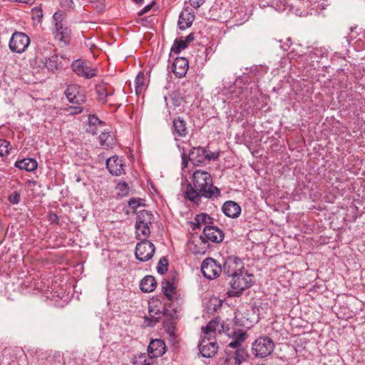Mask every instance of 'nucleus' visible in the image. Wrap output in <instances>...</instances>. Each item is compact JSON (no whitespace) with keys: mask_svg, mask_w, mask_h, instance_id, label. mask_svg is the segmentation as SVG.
Wrapping results in <instances>:
<instances>
[{"mask_svg":"<svg viewBox=\"0 0 365 365\" xmlns=\"http://www.w3.org/2000/svg\"><path fill=\"white\" fill-rule=\"evenodd\" d=\"M194 19L195 14L192 12L189 11L187 9L182 11L180 14L178 22L180 29L185 30L190 27Z\"/></svg>","mask_w":365,"mask_h":365,"instance_id":"21","label":"nucleus"},{"mask_svg":"<svg viewBox=\"0 0 365 365\" xmlns=\"http://www.w3.org/2000/svg\"><path fill=\"white\" fill-rule=\"evenodd\" d=\"M157 282L151 275L144 277L140 282V288L143 292L149 293L155 289Z\"/></svg>","mask_w":365,"mask_h":365,"instance_id":"24","label":"nucleus"},{"mask_svg":"<svg viewBox=\"0 0 365 365\" xmlns=\"http://www.w3.org/2000/svg\"><path fill=\"white\" fill-rule=\"evenodd\" d=\"M205 156L207 161L216 160L219 158L220 154L218 152L207 151L205 149Z\"/></svg>","mask_w":365,"mask_h":365,"instance_id":"45","label":"nucleus"},{"mask_svg":"<svg viewBox=\"0 0 365 365\" xmlns=\"http://www.w3.org/2000/svg\"><path fill=\"white\" fill-rule=\"evenodd\" d=\"M152 8V4H148L147 6H145L139 13H138V15L139 16H141V15H143L144 14H145L146 12H148V11L150 10V9Z\"/></svg>","mask_w":365,"mask_h":365,"instance_id":"54","label":"nucleus"},{"mask_svg":"<svg viewBox=\"0 0 365 365\" xmlns=\"http://www.w3.org/2000/svg\"><path fill=\"white\" fill-rule=\"evenodd\" d=\"M153 363V358L149 356V354L143 353L133 358V365H152Z\"/></svg>","mask_w":365,"mask_h":365,"instance_id":"28","label":"nucleus"},{"mask_svg":"<svg viewBox=\"0 0 365 365\" xmlns=\"http://www.w3.org/2000/svg\"><path fill=\"white\" fill-rule=\"evenodd\" d=\"M106 167L109 172L116 176L124 173V163L122 158L113 156L106 160Z\"/></svg>","mask_w":365,"mask_h":365,"instance_id":"14","label":"nucleus"},{"mask_svg":"<svg viewBox=\"0 0 365 365\" xmlns=\"http://www.w3.org/2000/svg\"><path fill=\"white\" fill-rule=\"evenodd\" d=\"M222 210L226 216L231 218H236L241 213L240 206L232 200L226 201L222 207Z\"/></svg>","mask_w":365,"mask_h":365,"instance_id":"20","label":"nucleus"},{"mask_svg":"<svg viewBox=\"0 0 365 365\" xmlns=\"http://www.w3.org/2000/svg\"><path fill=\"white\" fill-rule=\"evenodd\" d=\"M188 160H189L188 156H187L186 153L185 152V150H183V152L182 153V165L184 168L187 166Z\"/></svg>","mask_w":365,"mask_h":365,"instance_id":"53","label":"nucleus"},{"mask_svg":"<svg viewBox=\"0 0 365 365\" xmlns=\"http://www.w3.org/2000/svg\"><path fill=\"white\" fill-rule=\"evenodd\" d=\"M135 92L140 94L145 88V76L143 73H139L135 80Z\"/></svg>","mask_w":365,"mask_h":365,"instance_id":"31","label":"nucleus"},{"mask_svg":"<svg viewBox=\"0 0 365 365\" xmlns=\"http://www.w3.org/2000/svg\"><path fill=\"white\" fill-rule=\"evenodd\" d=\"M233 337L235 341H237L240 344H242L247 338V334L245 331L238 330L237 331L234 332Z\"/></svg>","mask_w":365,"mask_h":365,"instance_id":"41","label":"nucleus"},{"mask_svg":"<svg viewBox=\"0 0 365 365\" xmlns=\"http://www.w3.org/2000/svg\"><path fill=\"white\" fill-rule=\"evenodd\" d=\"M194 40V34L192 33L186 36V38L184 39L185 43L188 45L190 42H192Z\"/></svg>","mask_w":365,"mask_h":365,"instance_id":"55","label":"nucleus"},{"mask_svg":"<svg viewBox=\"0 0 365 365\" xmlns=\"http://www.w3.org/2000/svg\"><path fill=\"white\" fill-rule=\"evenodd\" d=\"M48 220L51 223L57 224V225L59 224V217L56 213H53V212L50 213L48 215Z\"/></svg>","mask_w":365,"mask_h":365,"instance_id":"48","label":"nucleus"},{"mask_svg":"<svg viewBox=\"0 0 365 365\" xmlns=\"http://www.w3.org/2000/svg\"><path fill=\"white\" fill-rule=\"evenodd\" d=\"M254 282V275L247 271H242L232 277L230 282L232 289L228 292L230 297H240L243 291L250 287Z\"/></svg>","mask_w":365,"mask_h":365,"instance_id":"3","label":"nucleus"},{"mask_svg":"<svg viewBox=\"0 0 365 365\" xmlns=\"http://www.w3.org/2000/svg\"><path fill=\"white\" fill-rule=\"evenodd\" d=\"M73 71L78 76L85 78H91L97 75L96 68L88 66L86 61L82 60H76L71 64Z\"/></svg>","mask_w":365,"mask_h":365,"instance_id":"11","label":"nucleus"},{"mask_svg":"<svg viewBox=\"0 0 365 365\" xmlns=\"http://www.w3.org/2000/svg\"><path fill=\"white\" fill-rule=\"evenodd\" d=\"M172 103L175 107H179L182 102V98L179 93H173L171 96Z\"/></svg>","mask_w":365,"mask_h":365,"instance_id":"43","label":"nucleus"},{"mask_svg":"<svg viewBox=\"0 0 365 365\" xmlns=\"http://www.w3.org/2000/svg\"><path fill=\"white\" fill-rule=\"evenodd\" d=\"M55 51V46L53 43L49 42H42L38 44L37 50V58H39L41 61L43 58H48L51 56Z\"/></svg>","mask_w":365,"mask_h":365,"instance_id":"22","label":"nucleus"},{"mask_svg":"<svg viewBox=\"0 0 365 365\" xmlns=\"http://www.w3.org/2000/svg\"><path fill=\"white\" fill-rule=\"evenodd\" d=\"M133 1L138 4H142L143 2V0H133Z\"/></svg>","mask_w":365,"mask_h":365,"instance_id":"59","label":"nucleus"},{"mask_svg":"<svg viewBox=\"0 0 365 365\" xmlns=\"http://www.w3.org/2000/svg\"><path fill=\"white\" fill-rule=\"evenodd\" d=\"M61 16L62 14L58 12H56L53 16V20L56 21L55 38L59 41L67 43L70 40L71 30L68 27L65 26Z\"/></svg>","mask_w":365,"mask_h":365,"instance_id":"9","label":"nucleus"},{"mask_svg":"<svg viewBox=\"0 0 365 365\" xmlns=\"http://www.w3.org/2000/svg\"><path fill=\"white\" fill-rule=\"evenodd\" d=\"M172 133L175 136L183 138L188 134V129L185 120L181 117L173 119Z\"/></svg>","mask_w":365,"mask_h":365,"instance_id":"18","label":"nucleus"},{"mask_svg":"<svg viewBox=\"0 0 365 365\" xmlns=\"http://www.w3.org/2000/svg\"><path fill=\"white\" fill-rule=\"evenodd\" d=\"M166 351V346L162 339H153L148 347L149 356L153 359L163 356Z\"/></svg>","mask_w":365,"mask_h":365,"instance_id":"13","label":"nucleus"},{"mask_svg":"<svg viewBox=\"0 0 365 365\" xmlns=\"http://www.w3.org/2000/svg\"><path fill=\"white\" fill-rule=\"evenodd\" d=\"M210 217L207 214L197 215L195 218L194 228L200 229L202 224L207 223V220H210Z\"/></svg>","mask_w":365,"mask_h":365,"instance_id":"34","label":"nucleus"},{"mask_svg":"<svg viewBox=\"0 0 365 365\" xmlns=\"http://www.w3.org/2000/svg\"><path fill=\"white\" fill-rule=\"evenodd\" d=\"M45 67L51 72H55L58 68L61 61H59L58 56L56 54H53L48 58H43V61H42Z\"/></svg>","mask_w":365,"mask_h":365,"instance_id":"25","label":"nucleus"},{"mask_svg":"<svg viewBox=\"0 0 365 365\" xmlns=\"http://www.w3.org/2000/svg\"><path fill=\"white\" fill-rule=\"evenodd\" d=\"M88 123H89V125L96 126L97 125H103V122L101 121L95 115H90L88 116Z\"/></svg>","mask_w":365,"mask_h":365,"instance_id":"44","label":"nucleus"},{"mask_svg":"<svg viewBox=\"0 0 365 365\" xmlns=\"http://www.w3.org/2000/svg\"><path fill=\"white\" fill-rule=\"evenodd\" d=\"M189 160L195 166H202L206 161L205 149L202 147L193 148L188 155Z\"/></svg>","mask_w":365,"mask_h":365,"instance_id":"15","label":"nucleus"},{"mask_svg":"<svg viewBox=\"0 0 365 365\" xmlns=\"http://www.w3.org/2000/svg\"><path fill=\"white\" fill-rule=\"evenodd\" d=\"M168 259L165 257H161L158 262L157 270L160 274H163L167 271Z\"/></svg>","mask_w":365,"mask_h":365,"instance_id":"40","label":"nucleus"},{"mask_svg":"<svg viewBox=\"0 0 365 365\" xmlns=\"http://www.w3.org/2000/svg\"><path fill=\"white\" fill-rule=\"evenodd\" d=\"M97 1L98 4L96 6V9L97 11L100 12L105 8V0H97Z\"/></svg>","mask_w":365,"mask_h":365,"instance_id":"52","label":"nucleus"},{"mask_svg":"<svg viewBox=\"0 0 365 365\" xmlns=\"http://www.w3.org/2000/svg\"><path fill=\"white\" fill-rule=\"evenodd\" d=\"M188 68L187 59L183 57H178L173 63L172 70L175 76L180 78L185 76Z\"/></svg>","mask_w":365,"mask_h":365,"instance_id":"16","label":"nucleus"},{"mask_svg":"<svg viewBox=\"0 0 365 365\" xmlns=\"http://www.w3.org/2000/svg\"><path fill=\"white\" fill-rule=\"evenodd\" d=\"M201 271L203 276L209 279H215L222 272L220 264L212 258H206L201 264Z\"/></svg>","mask_w":365,"mask_h":365,"instance_id":"6","label":"nucleus"},{"mask_svg":"<svg viewBox=\"0 0 365 365\" xmlns=\"http://www.w3.org/2000/svg\"><path fill=\"white\" fill-rule=\"evenodd\" d=\"M38 163L34 158H26L17 160L15 163V167L20 170H24L28 172H33L36 170Z\"/></svg>","mask_w":365,"mask_h":365,"instance_id":"23","label":"nucleus"},{"mask_svg":"<svg viewBox=\"0 0 365 365\" xmlns=\"http://www.w3.org/2000/svg\"><path fill=\"white\" fill-rule=\"evenodd\" d=\"M175 289L176 286L169 280L162 282V290L168 301L172 302L173 300L172 294L174 293Z\"/></svg>","mask_w":365,"mask_h":365,"instance_id":"29","label":"nucleus"},{"mask_svg":"<svg viewBox=\"0 0 365 365\" xmlns=\"http://www.w3.org/2000/svg\"><path fill=\"white\" fill-rule=\"evenodd\" d=\"M93 127H94V126H93V125H89V128H88V129L86 130V131H87V132H88V133H92L93 135L96 134V133H97V132H96V128H93Z\"/></svg>","mask_w":365,"mask_h":365,"instance_id":"58","label":"nucleus"},{"mask_svg":"<svg viewBox=\"0 0 365 365\" xmlns=\"http://www.w3.org/2000/svg\"><path fill=\"white\" fill-rule=\"evenodd\" d=\"M15 2H18V3H24V4H32L34 3V1L35 0H13Z\"/></svg>","mask_w":365,"mask_h":365,"instance_id":"57","label":"nucleus"},{"mask_svg":"<svg viewBox=\"0 0 365 365\" xmlns=\"http://www.w3.org/2000/svg\"><path fill=\"white\" fill-rule=\"evenodd\" d=\"M187 46L188 45L182 38H178L175 40L174 43L172 46L171 51L175 54H178Z\"/></svg>","mask_w":365,"mask_h":365,"instance_id":"32","label":"nucleus"},{"mask_svg":"<svg viewBox=\"0 0 365 365\" xmlns=\"http://www.w3.org/2000/svg\"><path fill=\"white\" fill-rule=\"evenodd\" d=\"M149 314L150 317H145V326L154 327L160 320L161 317H172L171 312L165 307V304L163 303L159 299L153 298L149 302Z\"/></svg>","mask_w":365,"mask_h":365,"instance_id":"2","label":"nucleus"},{"mask_svg":"<svg viewBox=\"0 0 365 365\" xmlns=\"http://www.w3.org/2000/svg\"><path fill=\"white\" fill-rule=\"evenodd\" d=\"M32 19L40 22L43 18V11L40 6H36L31 9Z\"/></svg>","mask_w":365,"mask_h":365,"instance_id":"38","label":"nucleus"},{"mask_svg":"<svg viewBox=\"0 0 365 365\" xmlns=\"http://www.w3.org/2000/svg\"><path fill=\"white\" fill-rule=\"evenodd\" d=\"M221 196L220 190L214 185L212 178L210 173L196 170L194 171L192 182L186 186L185 197L190 202L199 205L202 198L214 200Z\"/></svg>","mask_w":365,"mask_h":365,"instance_id":"1","label":"nucleus"},{"mask_svg":"<svg viewBox=\"0 0 365 365\" xmlns=\"http://www.w3.org/2000/svg\"><path fill=\"white\" fill-rule=\"evenodd\" d=\"M292 43H291V40L289 38H288L287 39V42L284 43L283 45H282V48L284 49V50H287L289 46H291Z\"/></svg>","mask_w":365,"mask_h":365,"instance_id":"56","label":"nucleus"},{"mask_svg":"<svg viewBox=\"0 0 365 365\" xmlns=\"http://www.w3.org/2000/svg\"><path fill=\"white\" fill-rule=\"evenodd\" d=\"M205 1V0H189L190 4L195 9L200 7Z\"/></svg>","mask_w":365,"mask_h":365,"instance_id":"49","label":"nucleus"},{"mask_svg":"<svg viewBox=\"0 0 365 365\" xmlns=\"http://www.w3.org/2000/svg\"><path fill=\"white\" fill-rule=\"evenodd\" d=\"M233 358L235 361V364H240L242 361H246L247 358V353L244 347H241L235 351Z\"/></svg>","mask_w":365,"mask_h":365,"instance_id":"33","label":"nucleus"},{"mask_svg":"<svg viewBox=\"0 0 365 365\" xmlns=\"http://www.w3.org/2000/svg\"><path fill=\"white\" fill-rule=\"evenodd\" d=\"M350 31H351V32H352L353 31V29L350 28Z\"/></svg>","mask_w":365,"mask_h":365,"instance_id":"60","label":"nucleus"},{"mask_svg":"<svg viewBox=\"0 0 365 365\" xmlns=\"http://www.w3.org/2000/svg\"><path fill=\"white\" fill-rule=\"evenodd\" d=\"M274 343L267 336L257 338L252 344V353L256 358H265L274 351Z\"/></svg>","mask_w":365,"mask_h":365,"instance_id":"4","label":"nucleus"},{"mask_svg":"<svg viewBox=\"0 0 365 365\" xmlns=\"http://www.w3.org/2000/svg\"><path fill=\"white\" fill-rule=\"evenodd\" d=\"M73 0H60V5L63 9H70L73 6Z\"/></svg>","mask_w":365,"mask_h":365,"instance_id":"47","label":"nucleus"},{"mask_svg":"<svg viewBox=\"0 0 365 365\" xmlns=\"http://www.w3.org/2000/svg\"><path fill=\"white\" fill-rule=\"evenodd\" d=\"M224 238L223 232L218 227L215 226L206 225L203 228L202 235H200V240L204 244L208 242L219 243Z\"/></svg>","mask_w":365,"mask_h":365,"instance_id":"10","label":"nucleus"},{"mask_svg":"<svg viewBox=\"0 0 365 365\" xmlns=\"http://www.w3.org/2000/svg\"><path fill=\"white\" fill-rule=\"evenodd\" d=\"M97 98L102 104L108 101V97L113 95L114 89L105 83H99L96 86Z\"/></svg>","mask_w":365,"mask_h":365,"instance_id":"19","label":"nucleus"},{"mask_svg":"<svg viewBox=\"0 0 365 365\" xmlns=\"http://www.w3.org/2000/svg\"><path fill=\"white\" fill-rule=\"evenodd\" d=\"M154 253V245L147 240H143L136 245L135 255V257L141 262H146L150 259Z\"/></svg>","mask_w":365,"mask_h":365,"instance_id":"8","label":"nucleus"},{"mask_svg":"<svg viewBox=\"0 0 365 365\" xmlns=\"http://www.w3.org/2000/svg\"><path fill=\"white\" fill-rule=\"evenodd\" d=\"M10 143L5 139H0V156L4 157L9 154Z\"/></svg>","mask_w":365,"mask_h":365,"instance_id":"36","label":"nucleus"},{"mask_svg":"<svg viewBox=\"0 0 365 365\" xmlns=\"http://www.w3.org/2000/svg\"><path fill=\"white\" fill-rule=\"evenodd\" d=\"M30 43L29 37L23 32H14L9 41V46L11 51L18 53L26 51Z\"/></svg>","mask_w":365,"mask_h":365,"instance_id":"5","label":"nucleus"},{"mask_svg":"<svg viewBox=\"0 0 365 365\" xmlns=\"http://www.w3.org/2000/svg\"><path fill=\"white\" fill-rule=\"evenodd\" d=\"M65 95L71 103L81 104L86 101V96L82 92L81 86L77 84L68 85L65 91Z\"/></svg>","mask_w":365,"mask_h":365,"instance_id":"12","label":"nucleus"},{"mask_svg":"<svg viewBox=\"0 0 365 365\" xmlns=\"http://www.w3.org/2000/svg\"><path fill=\"white\" fill-rule=\"evenodd\" d=\"M8 200L9 201L10 203L13 205L19 204L21 200V195L19 192H18L17 191L12 192L8 197Z\"/></svg>","mask_w":365,"mask_h":365,"instance_id":"42","label":"nucleus"},{"mask_svg":"<svg viewBox=\"0 0 365 365\" xmlns=\"http://www.w3.org/2000/svg\"><path fill=\"white\" fill-rule=\"evenodd\" d=\"M135 227L136 236L139 239L143 237L146 240L150 233L149 225L135 224Z\"/></svg>","mask_w":365,"mask_h":365,"instance_id":"30","label":"nucleus"},{"mask_svg":"<svg viewBox=\"0 0 365 365\" xmlns=\"http://www.w3.org/2000/svg\"><path fill=\"white\" fill-rule=\"evenodd\" d=\"M218 327V322L215 320H211L205 327L203 328V331L206 334H209L210 333H213L215 331L217 327Z\"/></svg>","mask_w":365,"mask_h":365,"instance_id":"39","label":"nucleus"},{"mask_svg":"<svg viewBox=\"0 0 365 365\" xmlns=\"http://www.w3.org/2000/svg\"><path fill=\"white\" fill-rule=\"evenodd\" d=\"M98 139L101 145L106 148H112L116 143L114 136L108 132H103Z\"/></svg>","mask_w":365,"mask_h":365,"instance_id":"26","label":"nucleus"},{"mask_svg":"<svg viewBox=\"0 0 365 365\" xmlns=\"http://www.w3.org/2000/svg\"><path fill=\"white\" fill-rule=\"evenodd\" d=\"M324 53H325L322 48H316L308 53V56L310 59L314 60L322 58Z\"/></svg>","mask_w":365,"mask_h":365,"instance_id":"37","label":"nucleus"},{"mask_svg":"<svg viewBox=\"0 0 365 365\" xmlns=\"http://www.w3.org/2000/svg\"><path fill=\"white\" fill-rule=\"evenodd\" d=\"M141 201L140 198H130L128 201V205L133 209H136L141 205Z\"/></svg>","mask_w":365,"mask_h":365,"instance_id":"46","label":"nucleus"},{"mask_svg":"<svg viewBox=\"0 0 365 365\" xmlns=\"http://www.w3.org/2000/svg\"><path fill=\"white\" fill-rule=\"evenodd\" d=\"M222 268L224 274L233 277L243 271L244 263L240 258L230 256L225 260Z\"/></svg>","mask_w":365,"mask_h":365,"instance_id":"7","label":"nucleus"},{"mask_svg":"<svg viewBox=\"0 0 365 365\" xmlns=\"http://www.w3.org/2000/svg\"><path fill=\"white\" fill-rule=\"evenodd\" d=\"M117 194L120 196H125L129 193L130 187L125 182H120L115 187Z\"/></svg>","mask_w":365,"mask_h":365,"instance_id":"35","label":"nucleus"},{"mask_svg":"<svg viewBox=\"0 0 365 365\" xmlns=\"http://www.w3.org/2000/svg\"><path fill=\"white\" fill-rule=\"evenodd\" d=\"M228 346L232 349H235V350L242 347V344L235 339L229 343Z\"/></svg>","mask_w":365,"mask_h":365,"instance_id":"51","label":"nucleus"},{"mask_svg":"<svg viewBox=\"0 0 365 365\" xmlns=\"http://www.w3.org/2000/svg\"><path fill=\"white\" fill-rule=\"evenodd\" d=\"M153 220V214L145 210L138 212L135 224L150 225Z\"/></svg>","mask_w":365,"mask_h":365,"instance_id":"27","label":"nucleus"},{"mask_svg":"<svg viewBox=\"0 0 365 365\" xmlns=\"http://www.w3.org/2000/svg\"><path fill=\"white\" fill-rule=\"evenodd\" d=\"M68 110L71 114H78L83 112V108L80 106H71L69 107Z\"/></svg>","mask_w":365,"mask_h":365,"instance_id":"50","label":"nucleus"},{"mask_svg":"<svg viewBox=\"0 0 365 365\" xmlns=\"http://www.w3.org/2000/svg\"><path fill=\"white\" fill-rule=\"evenodd\" d=\"M217 345L215 341H210L209 339H202L199 345L200 353L202 356L206 358L212 357L217 351Z\"/></svg>","mask_w":365,"mask_h":365,"instance_id":"17","label":"nucleus"}]
</instances>
